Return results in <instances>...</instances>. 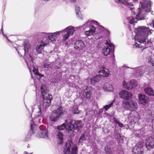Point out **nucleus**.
I'll list each match as a JSON object with an SVG mask.
<instances>
[{
  "label": "nucleus",
  "instance_id": "a878e982",
  "mask_svg": "<svg viewBox=\"0 0 154 154\" xmlns=\"http://www.w3.org/2000/svg\"><path fill=\"white\" fill-rule=\"evenodd\" d=\"M134 133L135 136L137 137H139L141 136H144V135L143 129L136 130L134 131Z\"/></svg>",
  "mask_w": 154,
  "mask_h": 154
},
{
  "label": "nucleus",
  "instance_id": "412c9836",
  "mask_svg": "<svg viewBox=\"0 0 154 154\" xmlns=\"http://www.w3.org/2000/svg\"><path fill=\"white\" fill-rule=\"evenodd\" d=\"M58 119V111L57 109L53 111L50 117V119L51 121L54 122H57Z\"/></svg>",
  "mask_w": 154,
  "mask_h": 154
},
{
  "label": "nucleus",
  "instance_id": "f3484780",
  "mask_svg": "<svg viewBox=\"0 0 154 154\" xmlns=\"http://www.w3.org/2000/svg\"><path fill=\"white\" fill-rule=\"evenodd\" d=\"M85 46V45L82 41L78 40L75 43L74 48L75 49L80 51L84 48Z\"/></svg>",
  "mask_w": 154,
  "mask_h": 154
},
{
  "label": "nucleus",
  "instance_id": "a19ab883",
  "mask_svg": "<svg viewBox=\"0 0 154 154\" xmlns=\"http://www.w3.org/2000/svg\"><path fill=\"white\" fill-rule=\"evenodd\" d=\"M118 2H121L124 5H127L128 2L125 0H118Z\"/></svg>",
  "mask_w": 154,
  "mask_h": 154
},
{
  "label": "nucleus",
  "instance_id": "2f4dec72",
  "mask_svg": "<svg viewBox=\"0 0 154 154\" xmlns=\"http://www.w3.org/2000/svg\"><path fill=\"white\" fill-rule=\"evenodd\" d=\"M58 139H59L60 140V144H61L63 141V134L62 133L58 131Z\"/></svg>",
  "mask_w": 154,
  "mask_h": 154
},
{
  "label": "nucleus",
  "instance_id": "79ce46f5",
  "mask_svg": "<svg viewBox=\"0 0 154 154\" xmlns=\"http://www.w3.org/2000/svg\"><path fill=\"white\" fill-rule=\"evenodd\" d=\"M90 80L91 81V84L92 85H94L96 82L95 80L94 79L93 80V78L91 79Z\"/></svg>",
  "mask_w": 154,
  "mask_h": 154
},
{
  "label": "nucleus",
  "instance_id": "864d4df0",
  "mask_svg": "<svg viewBox=\"0 0 154 154\" xmlns=\"http://www.w3.org/2000/svg\"><path fill=\"white\" fill-rule=\"evenodd\" d=\"M31 77L32 79H33V78L32 76V74L31 73Z\"/></svg>",
  "mask_w": 154,
  "mask_h": 154
},
{
  "label": "nucleus",
  "instance_id": "4c0bfd02",
  "mask_svg": "<svg viewBox=\"0 0 154 154\" xmlns=\"http://www.w3.org/2000/svg\"><path fill=\"white\" fill-rule=\"evenodd\" d=\"M114 121L116 123V124L118 125V126L120 128H122L124 127L123 124L121 123L119 121L116 120H115Z\"/></svg>",
  "mask_w": 154,
  "mask_h": 154
},
{
  "label": "nucleus",
  "instance_id": "09e8293b",
  "mask_svg": "<svg viewBox=\"0 0 154 154\" xmlns=\"http://www.w3.org/2000/svg\"><path fill=\"white\" fill-rule=\"evenodd\" d=\"M132 14L134 15H136V13L134 11H132Z\"/></svg>",
  "mask_w": 154,
  "mask_h": 154
},
{
  "label": "nucleus",
  "instance_id": "423d86ee",
  "mask_svg": "<svg viewBox=\"0 0 154 154\" xmlns=\"http://www.w3.org/2000/svg\"><path fill=\"white\" fill-rule=\"evenodd\" d=\"M105 44L106 45H108L109 47H104L102 50V53L105 56L112 54L111 58L112 61H114L115 60V57L114 54L115 48L114 45L111 43L109 40H106Z\"/></svg>",
  "mask_w": 154,
  "mask_h": 154
},
{
  "label": "nucleus",
  "instance_id": "3c124183",
  "mask_svg": "<svg viewBox=\"0 0 154 154\" xmlns=\"http://www.w3.org/2000/svg\"><path fill=\"white\" fill-rule=\"evenodd\" d=\"M71 2H74L75 0H69Z\"/></svg>",
  "mask_w": 154,
  "mask_h": 154
},
{
  "label": "nucleus",
  "instance_id": "b1692460",
  "mask_svg": "<svg viewBox=\"0 0 154 154\" xmlns=\"http://www.w3.org/2000/svg\"><path fill=\"white\" fill-rule=\"evenodd\" d=\"M146 94L150 96H154V91L153 89L151 87H148L145 88L144 90Z\"/></svg>",
  "mask_w": 154,
  "mask_h": 154
},
{
  "label": "nucleus",
  "instance_id": "c85d7f7f",
  "mask_svg": "<svg viewBox=\"0 0 154 154\" xmlns=\"http://www.w3.org/2000/svg\"><path fill=\"white\" fill-rule=\"evenodd\" d=\"M75 11L77 17L79 19H81L82 15L80 14L79 8V6H76L75 7Z\"/></svg>",
  "mask_w": 154,
  "mask_h": 154
},
{
  "label": "nucleus",
  "instance_id": "6e6552de",
  "mask_svg": "<svg viewBox=\"0 0 154 154\" xmlns=\"http://www.w3.org/2000/svg\"><path fill=\"white\" fill-rule=\"evenodd\" d=\"M77 152L76 144H73L71 140L66 142L64 151V154H77Z\"/></svg>",
  "mask_w": 154,
  "mask_h": 154
},
{
  "label": "nucleus",
  "instance_id": "393cba45",
  "mask_svg": "<svg viewBox=\"0 0 154 154\" xmlns=\"http://www.w3.org/2000/svg\"><path fill=\"white\" fill-rule=\"evenodd\" d=\"M146 112L148 113L149 120H153L154 119V108L152 109V112L150 110L148 109Z\"/></svg>",
  "mask_w": 154,
  "mask_h": 154
},
{
  "label": "nucleus",
  "instance_id": "39448f33",
  "mask_svg": "<svg viewBox=\"0 0 154 154\" xmlns=\"http://www.w3.org/2000/svg\"><path fill=\"white\" fill-rule=\"evenodd\" d=\"M58 32L52 33H45L41 32L38 35V37L41 38L42 40H44L45 43L47 45L49 42L54 43L57 38Z\"/></svg>",
  "mask_w": 154,
  "mask_h": 154
},
{
  "label": "nucleus",
  "instance_id": "20e7f679",
  "mask_svg": "<svg viewBox=\"0 0 154 154\" xmlns=\"http://www.w3.org/2000/svg\"><path fill=\"white\" fill-rule=\"evenodd\" d=\"M151 2L150 1L142 0L140 2V6L141 9L138 8V13L136 14V18L133 17H128L127 20L129 21L130 23L134 24L137 22L139 20H141L144 19L143 15V11L146 12L149 11L151 9Z\"/></svg>",
  "mask_w": 154,
  "mask_h": 154
},
{
  "label": "nucleus",
  "instance_id": "c9c22d12",
  "mask_svg": "<svg viewBox=\"0 0 154 154\" xmlns=\"http://www.w3.org/2000/svg\"><path fill=\"white\" fill-rule=\"evenodd\" d=\"M66 125L63 123L62 125L60 126L58 125V130L61 131L63 130L65 128H66Z\"/></svg>",
  "mask_w": 154,
  "mask_h": 154
},
{
  "label": "nucleus",
  "instance_id": "a211bd4d",
  "mask_svg": "<svg viewBox=\"0 0 154 154\" xmlns=\"http://www.w3.org/2000/svg\"><path fill=\"white\" fill-rule=\"evenodd\" d=\"M91 88L90 87H87L83 89V95L87 99L90 98V96L91 94Z\"/></svg>",
  "mask_w": 154,
  "mask_h": 154
},
{
  "label": "nucleus",
  "instance_id": "4468645a",
  "mask_svg": "<svg viewBox=\"0 0 154 154\" xmlns=\"http://www.w3.org/2000/svg\"><path fill=\"white\" fill-rule=\"evenodd\" d=\"M140 117L138 113L135 111L131 112L129 115V119L131 120V122H133L136 123L138 122L140 119Z\"/></svg>",
  "mask_w": 154,
  "mask_h": 154
},
{
  "label": "nucleus",
  "instance_id": "5fc2aeb1",
  "mask_svg": "<svg viewBox=\"0 0 154 154\" xmlns=\"http://www.w3.org/2000/svg\"><path fill=\"white\" fill-rule=\"evenodd\" d=\"M133 1H137V0H133Z\"/></svg>",
  "mask_w": 154,
  "mask_h": 154
},
{
  "label": "nucleus",
  "instance_id": "7ed1b4c3",
  "mask_svg": "<svg viewBox=\"0 0 154 154\" xmlns=\"http://www.w3.org/2000/svg\"><path fill=\"white\" fill-rule=\"evenodd\" d=\"M149 28L144 26H139L135 31L136 32L134 37L135 41H137L140 43L144 45L145 48H147L151 45L152 42L147 38L149 34L152 33L151 30L149 31Z\"/></svg>",
  "mask_w": 154,
  "mask_h": 154
},
{
  "label": "nucleus",
  "instance_id": "6ab92c4d",
  "mask_svg": "<svg viewBox=\"0 0 154 154\" xmlns=\"http://www.w3.org/2000/svg\"><path fill=\"white\" fill-rule=\"evenodd\" d=\"M44 40H42L40 44H38L36 48V51L39 54L41 53L44 49V47L47 45Z\"/></svg>",
  "mask_w": 154,
  "mask_h": 154
},
{
  "label": "nucleus",
  "instance_id": "ddd939ff",
  "mask_svg": "<svg viewBox=\"0 0 154 154\" xmlns=\"http://www.w3.org/2000/svg\"><path fill=\"white\" fill-rule=\"evenodd\" d=\"M143 143H138L133 149V152L134 154H143Z\"/></svg>",
  "mask_w": 154,
  "mask_h": 154
},
{
  "label": "nucleus",
  "instance_id": "f704fd0d",
  "mask_svg": "<svg viewBox=\"0 0 154 154\" xmlns=\"http://www.w3.org/2000/svg\"><path fill=\"white\" fill-rule=\"evenodd\" d=\"M64 111L63 108L61 107H58V117L60 116H61L62 114H63Z\"/></svg>",
  "mask_w": 154,
  "mask_h": 154
},
{
  "label": "nucleus",
  "instance_id": "37998d69",
  "mask_svg": "<svg viewBox=\"0 0 154 154\" xmlns=\"http://www.w3.org/2000/svg\"><path fill=\"white\" fill-rule=\"evenodd\" d=\"M2 34H3V36L4 37H5L7 38L8 42H11V41L8 39V37L7 36L5 35V34H4L3 32H2Z\"/></svg>",
  "mask_w": 154,
  "mask_h": 154
},
{
  "label": "nucleus",
  "instance_id": "e433bc0d",
  "mask_svg": "<svg viewBox=\"0 0 154 154\" xmlns=\"http://www.w3.org/2000/svg\"><path fill=\"white\" fill-rule=\"evenodd\" d=\"M85 134H82L79 140L78 144H79L80 142H82L83 141L85 140Z\"/></svg>",
  "mask_w": 154,
  "mask_h": 154
},
{
  "label": "nucleus",
  "instance_id": "a18cd8bd",
  "mask_svg": "<svg viewBox=\"0 0 154 154\" xmlns=\"http://www.w3.org/2000/svg\"><path fill=\"white\" fill-rule=\"evenodd\" d=\"M134 45L135 46L137 47H138V48L140 47V45H138L137 43L136 42L135 43Z\"/></svg>",
  "mask_w": 154,
  "mask_h": 154
},
{
  "label": "nucleus",
  "instance_id": "c03bdc74",
  "mask_svg": "<svg viewBox=\"0 0 154 154\" xmlns=\"http://www.w3.org/2000/svg\"><path fill=\"white\" fill-rule=\"evenodd\" d=\"M141 67H140V68H138L137 70V72H139V73H140V72H141Z\"/></svg>",
  "mask_w": 154,
  "mask_h": 154
},
{
  "label": "nucleus",
  "instance_id": "8fccbe9b",
  "mask_svg": "<svg viewBox=\"0 0 154 154\" xmlns=\"http://www.w3.org/2000/svg\"><path fill=\"white\" fill-rule=\"evenodd\" d=\"M152 25H153V27L154 28V20H153L152 21Z\"/></svg>",
  "mask_w": 154,
  "mask_h": 154
},
{
  "label": "nucleus",
  "instance_id": "473e14b6",
  "mask_svg": "<svg viewBox=\"0 0 154 154\" xmlns=\"http://www.w3.org/2000/svg\"><path fill=\"white\" fill-rule=\"evenodd\" d=\"M53 65V63H52L50 64L45 63L44 64V66L45 68H47L48 69L52 68Z\"/></svg>",
  "mask_w": 154,
  "mask_h": 154
},
{
  "label": "nucleus",
  "instance_id": "4be33fe9",
  "mask_svg": "<svg viewBox=\"0 0 154 154\" xmlns=\"http://www.w3.org/2000/svg\"><path fill=\"white\" fill-rule=\"evenodd\" d=\"M98 73H102L103 76L105 77H107L110 74L109 70L107 68L102 67L98 71Z\"/></svg>",
  "mask_w": 154,
  "mask_h": 154
},
{
  "label": "nucleus",
  "instance_id": "dca6fc26",
  "mask_svg": "<svg viewBox=\"0 0 154 154\" xmlns=\"http://www.w3.org/2000/svg\"><path fill=\"white\" fill-rule=\"evenodd\" d=\"M139 98L140 102L144 105L148 104L149 102L148 98L145 95L141 94L139 95Z\"/></svg>",
  "mask_w": 154,
  "mask_h": 154
},
{
  "label": "nucleus",
  "instance_id": "58836bf2",
  "mask_svg": "<svg viewBox=\"0 0 154 154\" xmlns=\"http://www.w3.org/2000/svg\"><path fill=\"white\" fill-rule=\"evenodd\" d=\"M53 130L54 133L56 134V137L58 136V126L56 127H53Z\"/></svg>",
  "mask_w": 154,
  "mask_h": 154
},
{
  "label": "nucleus",
  "instance_id": "f03ea898",
  "mask_svg": "<svg viewBox=\"0 0 154 154\" xmlns=\"http://www.w3.org/2000/svg\"><path fill=\"white\" fill-rule=\"evenodd\" d=\"M24 49H20L18 51L16 47L15 48L17 51L18 54L21 55L24 51V57L25 61L26 63L27 67L29 70L30 72L31 73V71H32L35 75H37L39 77L40 79L41 77L43 76V75H41L38 72V70L37 68L34 67V57L33 54L31 53L32 50L31 49V47L29 42L27 41H25L23 43Z\"/></svg>",
  "mask_w": 154,
  "mask_h": 154
},
{
  "label": "nucleus",
  "instance_id": "6e6d98bb",
  "mask_svg": "<svg viewBox=\"0 0 154 154\" xmlns=\"http://www.w3.org/2000/svg\"><path fill=\"white\" fill-rule=\"evenodd\" d=\"M101 110H100V112H101Z\"/></svg>",
  "mask_w": 154,
  "mask_h": 154
},
{
  "label": "nucleus",
  "instance_id": "5701e85b",
  "mask_svg": "<svg viewBox=\"0 0 154 154\" xmlns=\"http://www.w3.org/2000/svg\"><path fill=\"white\" fill-rule=\"evenodd\" d=\"M72 123H74V129L80 130L82 128L81 121H76L72 120Z\"/></svg>",
  "mask_w": 154,
  "mask_h": 154
},
{
  "label": "nucleus",
  "instance_id": "72a5a7b5",
  "mask_svg": "<svg viewBox=\"0 0 154 154\" xmlns=\"http://www.w3.org/2000/svg\"><path fill=\"white\" fill-rule=\"evenodd\" d=\"M94 79L96 82H98L101 79V75H98L93 77V79Z\"/></svg>",
  "mask_w": 154,
  "mask_h": 154
},
{
  "label": "nucleus",
  "instance_id": "603ef678",
  "mask_svg": "<svg viewBox=\"0 0 154 154\" xmlns=\"http://www.w3.org/2000/svg\"><path fill=\"white\" fill-rule=\"evenodd\" d=\"M2 27H3V25H2V28L1 29V31L2 32H3V28H2Z\"/></svg>",
  "mask_w": 154,
  "mask_h": 154
},
{
  "label": "nucleus",
  "instance_id": "ea45409f",
  "mask_svg": "<svg viewBox=\"0 0 154 154\" xmlns=\"http://www.w3.org/2000/svg\"><path fill=\"white\" fill-rule=\"evenodd\" d=\"M72 112L74 114H77L79 112L78 110V108L77 107H76L73 109Z\"/></svg>",
  "mask_w": 154,
  "mask_h": 154
},
{
  "label": "nucleus",
  "instance_id": "f8f14e48",
  "mask_svg": "<svg viewBox=\"0 0 154 154\" xmlns=\"http://www.w3.org/2000/svg\"><path fill=\"white\" fill-rule=\"evenodd\" d=\"M145 145L146 148L149 150H150L154 147V135L146 139Z\"/></svg>",
  "mask_w": 154,
  "mask_h": 154
},
{
  "label": "nucleus",
  "instance_id": "4d7b16f0",
  "mask_svg": "<svg viewBox=\"0 0 154 154\" xmlns=\"http://www.w3.org/2000/svg\"><path fill=\"white\" fill-rule=\"evenodd\" d=\"M91 111H93V110H91Z\"/></svg>",
  "mask_w": 154,
  "mask_h": 154
},
{
  "label": "nucleus",
  "instance_id": "9b49d317",
  "mask_svg": "<svg viewBox=\"0 0 154 154\" xmlns=\"http://www.w3.org/2000/svg\"><path fill=\"white\" fill-rule=\"evenodd\" d=\"M123 85L126 89L128 90L131 89L136 87L137 83L136 81L134 79L131 80L129 82H127L124 80L123 82Z\"/></svg>",
  "mask_w": 154,
  "mask_h": 154
},
{
  "label": "nucleus",
  "instance_id": "1a4fd4ad",
  "mask_svg": "<svg viewBox=\"0 0 154 154\" xmlns=\"http://www.w3.org/2000/svg\"><path fill=\"white\" fill-rule=\"evenodd\" d=\"M77 28L72 26H69L63 30L58 31V35L62 33L63 37V40L65 41L68 39L71 35H72L75 31V29Z\"/></svg>",
  "mask_w": 154,
  "mask_h": 154
},
{
  "label": "nucleus",
  "instance_id": "bb28decb",
  "mask_svg": "<svg viewBox=\"0 0 154 154\" xmlns=\"http://www.w3.org/2000/svg\"><path fill=\"white\" fill-rule=\"evenodd\" d=\"M115 101V100H112L109 102V104L108 105H106L103 106V107L101 109V110H103L105 109V111L107 110L109 108L112 107V106L114 102Z\"/></svg>",
  "mask_w": 154,
  "mask_h": 154
},
{
  "label": "nucleus",
  "instance_id": "aec40b11",
  "mask_svg": "<svg viewBox=\"0 0 154 154\" xmlns=\"http://www.w3.org/2000/svg\"><path fill=\"white\" fill-rule=\"evenodd\" d=\"M72 120H69V121L66 120L65 123L66 125V129L68 131H72L74 129V123H72Z\"/></svg>",
  "mask_w": 154,
  "mask_h": 154
},
{
  "label": "nucleus",
  "instance_id": "cd10ccee",
  "mask_svg": "<svg viewBox=\"0 0 154 154\" xmlns=\"http://www.w3.org/2000/svg\"><path fill=\"white\" fill-rule=\"evenodd\" d=\"M104 87V88L106 89V90L107 91H113V88L112 85L111 84H108L107 83H106L105 84Z\"/></svg>",
  "mask_w": 154,
  "mask_h": 154
},
{
  "label": "nucleus",
  "instance_id": "0eeeda50",
  "mask_svg": "<svg viewBox=\"0 0 154 154\" xmlns=\"http://www.w3.org/2000/svg\"><path fill=\"white\" fill-rule=\"evenodd\" d=\"M92 24H96L97 25H99V23L97 21L94 20H88L86 22V23L84 24L83 27L85 28V29L87 28L88 27L89 29L85 31V34L87 36L93 35L95 33V27L92 25Z\"/></svg>",
  "mask_w": 154,
  "mask_h": 154
},
{
  "label": "nucleus",
  "instance_id": "2eb2a0df",
  "mask_svg": "<svg viewBox=\"0 0 154 154\" xmlns=\"http://www.w3.org/2000/svg\"><path fill=\"white\" fill-rule=\"evenodd\" d=\"M119 95L121 98L126 100L131 98L132 96V94L130 92L124 90L121 91Z\"/></svg>",
  "mask_w": 154,
  "mask_h": 154
},
{
  "label": "nucleus",
  "instance_id": "9d476101",
  "mask_svg": "<svg viewBox=\"0 0 154 154\" xmlns=\"http://www.w3.org/2000/svg\"><path fill=\"white\" fill-rule=\"evenodd\" d=\"M122 105L125 109L132 112L134 111L138 107L137 103L134 101H126L123 102Z\"/></svg>",
  "mask_w": 154,
  "mask_h": 154
},
{
  "label": "nucleus",
  "instance_id": "7c9ffc66",
  "mask_svg": "<svg viewBox=\"0 0 154 154\" xmlns=\"http://www.w3.org/2000/svg\"><path fill=\"white\" fill-rule=\"evenodd\" d=\"M105 150L106 152V154H112V151L110 147L108 146L105 147Z\"/></svg>",
  "mask_w": 154,
  "mask_h": 154
},
{
  "label": "nucleus",
  "instance_id": "49530a36",
  "mask_svg": "<svg viewBox=\"0 0 154 154\" xmlns=\"http://www.w3.org/2000/svg\"><path fill=\"white\" fill-rule=\"evenodd\" d=\"M149 63L151 65L154 66V62H153L150 61H149Z\"/></svg>",
  "mask_w": 154,
  "mask_h": 154
},
{
  "label": "nucleus",
  "instance_id": "c756f323",
  "mask_svg": "<svg viewBox=\"0 0 154 154\" xmlns=\"http://www.w3.org/2000/svg\"><path fill=\"white\" fill-rule=\"evenodd\" d=\"M100 29L103 32L106 33L107 36H109L110 32L108 30L105 28L103 26H100Z\"/></svg>",
  "mask_w": 154,
  "mask_h": 154
},
{
  "label": "nucleus",
  "instance_id": "de8ad7c7",
  "mask_svg": "<svg viewBox=\"0 0 154 154\" xmlns=\"http://www.w3.org/2000/svg\"><path fill=\"white\" fill-rule=\"evenodd\" d=\"M24 154H32V153H31L29 154L27 152L25 151L24 152Z\"/></svg>",
  "mask_w": 154,
  "mask_h": 154
},
{
  "label": "nucleus",
  "instance_id": "f257e3e1",
  "mask_svg": "<svg viewBox=\"0 0 154 154\" xmlns=\"http://www.w3.org/2000/svg\"><path fill=\"white\" fill-rule=\"evenodd\" d=\"M40 89L43 98L42 103L35 109L37 114L32 121L31 122V131L29 133L31 132L32 134H34L38 131L36 134L37 137L46 139L48 138V131L45 129L41 130L37 125L43 122L44 112L46 108L50 105L52 96L48 94V90L45 85H42Z\"/></svg>",
  "mask_w": 154,
  "mask_h": 154
}]
</instances>
